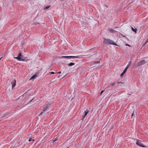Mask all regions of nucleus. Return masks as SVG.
I'll return each mask as SVG.
<instances>
[{"label": "nucleus", "instance_id": "1", "mask_svg": "<svg viewBox=\"0 0 148 148\" xmlns=\"http://www.w3.org/2000/svg\"><path fill=\"white\" fill-rule=\"evenodd\" d=\"M146 63L145 60H143L141 61L137 62L135 66L136 67H139L140 66Z\"/></svg>", "mask_w": 148, "mask_h": 148}, {"label": "nucleus", "instance_id": "2", "mask_svg": "<svg viewBox=\"0 0 148 148\" xmlns=\"http://www.w3.org/2000/svg\"><path fill=\"white\" fill-rule=\"evenodd\" d=\"M89 112V110L88 109H87L86 110V111H85L83 113V117L81 119L82 121L83 120L86 116L87 114Z\"/></svg>", "mask_w": 148, "mask_h": 148}, {"label": "nucleus", "instance_id": "3", "mask_svg": "<svg viewBox=\"0 0 148 148\" xmlns=\"http://www.w3.org/2000/svg\"><path fill=\"white\" fill-rule=\"evenodd\" d=\"M80 56H61L60 57V58H80Z\"/></svg>", "mask_w": 148, "mask_h": 148}, {"label": "nucleus", "instance_id": "4", "mask_svg": "<svg viewBox=\"0 0 148 148\" xmlns=\"http://www.w3.org/2000/svg\"><path fill=\"white\" fill-rule=\"evenodd\" d=\"M142 141L140 140H137L136 143V144L140 147H144L145 146L143 145L142 143Z\"/></svg>", "mask_w": 148, "mask_h": 148}, {"label": "nucleus", "instance_id": "5", "mask_svg": "<svg viewBox=\"0 0 148 148\" xmlns=\"http://www.w3.org/2000/svg\"><path fill=\"white\" fill-rule=\"evenodd\" d=\"M11 84L12 85V88L13 89L14 87H15L16 84V81L15 79H14L11 82Z\"/></svg>", "mask_w": 148, "mask_h": 148}, {"label": "nucleus", "instance_id": "6", "mask_svg": "<svg viewBox=\"0 0 148 148\" xmlns=\"http://www.w3.org/2000/svg\"><path fill=\"white\" fill-rule=\"evenodd\" d=\"M109 44H110V45H115L116 46H117V44H116V43H114L113 41L112 40H110V39H109Z\"/></svg>", "mask_w": 148, "mask_h": 148}, {"label": "nucleus", "instance_id": "7", "mask_svg": "<svg viewBox=\"0 0 148 148\" xmlns=\"http://www.w3.org/2000/svg\"><path fill=\"white\" fill-rule=\"evenodd\" d=\"M38 76V74H36L33 76L29 79V80H34Z\"/></svg>", "mask_w": 148, "mask_h": 148}, {"label": "nucleus", "instance_id": "8", "mask_svg": "<svg viewBox=\"0 0 148 148\" xmlns=\"http://www.w3.org/2000/svg\"><path fill=\"white\" fill-rule=\"evenodd\" d=\"M14 59H16L17 60L19 61H25V60L24 59H23L22 58H20L18 56L17 57H14Z\"/></svg>", "mask_w": 148, "mask_h": 148}, {"label": "nucleus", "instance_id": "9", "mask_svg": "<svg viewBox=\"0 0 148 148\" xmlns=\"http://www.w3.org/2000/svg\"><path fill=\"white\" fill-rule=\"evenodd\" d=\"M109 39H106L104 38V40L103 41V43L106 44H109Z\"/></svg>", "mask_w": 148, "mask_h": 148}, {"label": "nucleus", "instance_id": "10", "mask_svg": "<svg viewBox=\"0 0 148 148\" xmlns=\"http://www.w3.org/2000/svg\"><path fill=\"white\" fill-rule=\"evenodd\" d=\"M131 61H129V62L128 65L127 66L126 68L125 69V70H126L127 71V69H128V68L130 66V65L131 64Z\"/></svg>", "mask_w": 148, "mask_h": 148}, {"label": "nucleus", "instance_id": "11", "mask_svg": "<svg viewBox=\"0 0 148 148\" xmlns=\"http://www.w3.org/2000/svg\"><path fill=\"white\" fill-rule=\"evenodd\" d=\"M49 108V106L47 105L46 106L43 108V112H45L47 110V109Z\"/></svg>", "mask_w": 148, "mask_h": 148}, {"label": "nucleus", "instance_id": "12", "mask_svg": "<svg viewBox=\"0 0 148 148\" xmlns=\"http://www.w3.org/2000/svg\"><path fill=\"white\" fill-rule=\"evenodd\" d=\"M108 31L111 33H113V32H115V31L114 30L112 29H108Z\"/></svg>", "mask_w": 148, "mask_h": 148}, {"label": "nucleus", "instance_id": "13", "mask_svg": "<svg viewBox=\"0 0 148 148\" xmlns=\"http://www.w3.org/2000/svg\"><path fill=\"white\" fill-rule=\"evenodd\" d=\"M75 63L73 62H71L69 64H68V65L69 66H71L75 65Z\"/></svg>", "mask_w": 148, "mask_h": 148}, {"label": "nucleus", "instance_id": "14", "mask_svg": "<svg viewBox=\"0 0 148 148\" xmlns=\"http://www.w3.org/2000/svg\"><path fill=\"white\" fill-rule=\"evenodd\" d=\"M132 30L135 32V33H136V31H137V29L135 28L134 29V28L133 27H132Z\"/></svg>", "mask_w": 148, "mask_h": 148}, {"label": "nucleus", "instance_id": "15", "mask_svg": "<svg viewBox=\"0 0 148 148\" xmlns=\"http://www.w3.org/2000/svg\"><path fill=\"white\" fill-rule=\"evenodd\" d=\"M18 56L20 58H23V56L22 55L21 53H20L19 55H18Z\"/></svg>", "mask_w": 148, "mask_h": 148}, {"label": "nucleus", "instance_id": "16", "mask_svg": "<svg viewBox=\"0 0 148 148\" xmlns=\"http://www.w3.org/2000/svg\"><path fill=\"white\" fill-rule=\"evenodd\" d=\"M50 7V6H47L46 7H45L44 8V10H46L49 9Z\"/></svg>", "mask_w": 148, "mask_h": 148}, {"label": "nucleus", "instance_id": "17", "mask_svg": "<svg viewBox=\"0 0 148 148\" xmlns=\"http://www.w3.org/2000/svg\"><path fill=\"white\" fill-rule=\"evenodd\" d=\"M126 71V70H125L124 69V71L121 74V76H123L124 74L125 73V72Z\"/></svg>", "mask_w": 148, "mask_h": 148}, {"label": "nucleus", "instance_id": "18", "mask_svg": "<svg viewBox=\"0 0 148 148\" xmlns=\"http://www.w3.org/2000/svg\"><path fill=\"white\" fill-rule=\"evenodd\" d=\"M99 61H96V62H94V63L93 64V65H95V64H97L98 63H99Z\"/></svg>", "mask_w": 148, "mask_h": 148}, {"label": "nucleus", "instance_id": "19", "mask_svg": "<svg viewBox=\"0 0 148 148\" xmlns=\"http://www.w3.org/2000/svg\"><path fill=\"white\" fill-rule=\"evenodd\" d=\"M32 140V141H34V140H32V138H29V140H28V141H29V142H30Z\"/></svg>", "mask_w": 148, "mask_h": 148}, {"label": "nucleus", "instance_id": "20", "mask_svg": "<svg viewBox=\"0 0 148 148\" xmlns=\"http://www.w3.org/2000/svg\"><path fill=\"white\" fill-rule=\"evenodd\" d=\"M134 112H133L132 114V115H131L132 118H133V116H134Z\"/></svg>", "mask_w": 148, "mask_h": 148}, {"label": "nucleus", "instance_id": "21", "mask_svg": "<svg viewBox=\"0 0 148 148\" xmlns=\"http://www.w3.org/2000/svg\"><path fill=\"white\" fill-rule=\"evenodd\" d=\"M104 92V91L103 90H102L101 92V93L100 94V95H101V94H102V93L103 92Z\"/></svg>", "mask_w": 148, "mask_h": 148}, {"label": "nucleus", "instance_id": "22", "mask_svg": "<svg viewBox=\"0 0 148 148\" xmlns=\"http://www.w3.org/2000/svg\"><path fill=\"white\" fill-rule=\"evenodd\" d=\"M118 84H123V82H118L117 83Z\"/></svg>", "mask_w": 148, "mask_h": 148}, {"label": "nucleus", "instance_id": "23", "mask_svg": "<svg viewBox=\"0 0 148 148\" xmlns=\"http://www.w3.org/2000/svg\"><path fill=\"white\" fill-rule=\"evenodd\" d=\"M51 74H54L55 73H54V72H51Z\"/></svg>", "mask_w": 148, "mask_h": 148}, {"label": "nucleus", "instance_id": "24", "mask_svg": "<svg viewBox=\"0 0 148 148\" xmlns=\"http://www.w3.org/2000/svg\"><path fill=\"white\" fill-rule=\"evenodd\" d=\"M57 73L58 74H60L61 73V72L59 71V72H57Z\"/></svg>", "mask_w": 148, "mask_h": 148}, {"label": "nucleus", "instance_id": "25", "mask_svg": "<svg viewBox=\"0 0 148 148\" xmlns=\"http://www.w3.org/2000/svg\"><path fill=\"white\" fill-rule=\"evenodd\" d=\"M116 82H114V83L113 84V85H114L116 84Z\"/></svg>", "mask_w": 148, "mask_h": 148}, {"label": "nucleus", "instance_id": "26", "mask_svg": "<svg viewBox=\"0 0 148 148\" xmlns=\"http://www.w3.org/2000/svg\"><path fill=\"white\" fill-rule=\"evenodd\" d=\"M43 112H41L40 113V115H42L43 114Z\"/></svg>", "mask_w": 148, "mask_h": 148}, {"label": "nucleus", "instance_id": "27", "mask_svg": "<svg viewBox=\"0 0 148 148\" xmlns=\"http://www.w3.org/2000/svg\"><path fill=\"white\" fill-rule=\"evenodd\" d=\"M148 42V39H147L146 40V43L147 42Z\"/></svg>", "mask_w": 148, "mask_h": 148}, {"label": "nucleus", "instance_id": "28", "mask_svg": "<svg viewBox=\"0 0 148 148\" xmlns=\"http://www.w3.org/2000/svg\"><path fill=\"white\" fill-rule=\"evenodd\" d=\"M126 46H130V45H128V44H126Z\"/></svg>", "mask_w": 148, "mask_h": 148}, {"label": "nucleus", "instance_id": "29", "mask_svg": "<svg viewBox=\"0 0 148 148\" xmlns=\"http://www.w3.org/2000/svg\"><path fill=\"white\" fill-rule=\"evenodd\" d=\"M33 99H32V100H31L30 101V102H31V101H32Z\"/></svg>", "mask_w": 148, "mask_h": 148}, {"label": "nucleus", "instance_id": "30", "mask_svg": "<svg viewBox=\"0 0 148 148\" xmlns=\"http://www.w3.org/2000/svg\"><path fill=\"white\" fill-rule=\"evenodd\" d=\"M57 140H57L55 139V140H54V141H56V140Z\"/></svg>", "mask_w": 148, "mask_h": 148}]
</instances>
